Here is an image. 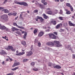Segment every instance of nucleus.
<instances>
[{
    "instance_id": "nucleus-3",
    "label": "nucleus",
    "mask_w": 75,
    "mask_h": 75,
    "mask_svg": "<svg viewBox=\"0 0 75 75\" xmlns=\"http://www.w3.org/2000/svg\"><path fill=\"white\" fill-rule=\"evenodd\" d=\"M1 18L4 21H8V17L6 14L3 15L1 17Z\"/></svg>"
},
{
    "instance_id": "nucleus-63",
    "label": "nucleus",
    "mask_w": 75,
    "mask_h": 75,
    "mask_svg": "<svg viewBox=\"0 0 75 75\" xmlns=\"http://www.w3.org/2000/svg\"><path fill=\"white\" fill-rule=\"evenodd\" d=\"M60 1L61 2H62V1H64V0H60Z\"/></svg>"
},
{
    "instance_id": "nucleus-25",
    "label": "nucleus",
    "mask_w": 75,
    "mask_h": 75,
    "mask_svg": "<svg viewBox=\"0 0 75 75\" xmlns=\"http://www.w3.org/2000/svg\"><path fill=\"white\" fill-rule=\"evenodd\" d=\"M71 46L70 45H68V49H69V50H71V51H72V48H71Z\"/></svg>"
},
{
    "instance_id": "nucleus-1",
    "label": "nucleus",
    "mask_w": 75,
    "mask_h": 75,
    "mask_svg": "<svg viewBox=\"0 0 75 75\" xmlns=\"http://www.w3.org/2000/svg\"><path fill=\"white\" fill-rule=\"evenodd\" d=\"M14 3L17 4H19V5H23L24 6H28V4L27 3L24 2H19L17 1H14Z\"/></svg>"
},
{
    "instance_id": "nucleus-37",
    "label": "nucleus",
    "mask_w": 75,
    "mask_h": 75,
    "mask_svg": "<svg viewBox=\"0 0 75 75\" xmlns=\"http://www.w3.org/2000/svg\"><path fill=\"white\" fill-rule=\"evenodd\" d=\"M69 7L70 8L71 11H73V8L72 7V6H71Z\"/></svg>"
},
{
    "instance_id": "nucleus-34",
    "label": "nucleus",
    "mask_w": 75,
    "mask_h": 75,
    "mask_svg": "<svg viewBox=\"0 0 75 75\" xmlns=\"http://www.w3.org/2000/svg\"><path fill=\"white\" fill-rule=\"evenodd\" d=\"M59 20H63V17L60 16L59 17Z\"/></svg>"
},
{
    "instance_id": "nucleus-10",
    "label": "nucleus",
    "mask_w": 75,
    "mask_h": 75,
    "mask_svg": "<svg viewBox=\"0 0 75 75\" xmlns=\"http://www.w3.org/2000/svg\"><path fill=\"white\" fill-rule=\"evenodd\" d=\"M54 41L49 42L47 43V45H52V46H54Z\"/></svg>"
},
{
    "instance_id": "nucleus-5",
    "label": "nucleus",
    "mask_w": 75,
    "mask_h": 75,
    "mask_svg": "<svg viewBox=\"0 0 75 75\" xmlns=\"http://www.w3.org/2000/svg\"><path fill=\"white\" fill-rule=\"evenodd\" d=\"M13 25H14V26H17V27H18V28H21V29H24V27H23V26H20L17 25V23H13Z\"/></svg>"
},
{
    "instance_id": "nucleus-29",
    "label": "nucleus",
    "mask_w": 75,
    "mask_h": 75,
    "mask_svg": "<svg viewBox=\"0 0 75 75\" xmlns=\"http://www.w3.org/2000/svg\"><path fill=\"white\" fill-rule=\"evenodd\" d=\"M66 6H67V7H70L71 6L70 4H69L68 3H67L66 4Z\"/></svg>"
},
{
    "instance_id": "nucleus-42",
    "label": "nucleus",
    "mask_w": 75,
    "mask_h": 75,
    "mask_svg": "<svg viewBox=\"0 0 75 75\" xmlns=\"http://www.w3.org/2000/svg\"><path fill=\"white\" fill-rule=\"evenodd\" d=\"M35 64V63L34 62H32L31 63V65L33 66V65H34Z\"/></svg>"
},
{
    "instance_id": "nucleus-46",
    "label": "nucleus",
    "mask_w": 75,
    "mask_h": 75,
    "mask_svg": "<svg viewBox=\"0 0 75 75\" xmlns=\"http://www.w3.org/2000/svg\"><path fill=\"white\" fill-rule=\"evenodd\" d=\"M4 0L5 1L4 2L3 4H5V3H6V2L7 1V0Z\"/></svg>"
},
{
    "instance_id": "nucleus-32",
    "label": "nucleus",
    "mask_w": 75,
    "mask_h": 75,
    "mask_svg": "<svg viewBox=\"0 0 75 75\" xmlns=\"http://www.w3.org/2000/svg\"><path fill=\"white\" fill-rule=\"evenodd\" d=\"M16 55H17V56H21V52H19V53H17L16 54Z\"/></svg>"
},
{
    "instance_id": "nucleus-17",
    "label": "nucleus",
    "mask_w": 75,
    "mask_h": 75,
    "mask_svg": "<svg viewBox=\"0 0 75 75\" xmlns=\"http://www.w3.org/2000/svg\"><path fill=\"white\" fill-rule=\"evenodd\" d=\"M12 30L13 31H18V29L17 28H16L14 27H13L12 28H11Z\"/></svg>"
},
{
    "instance_id": "nucleus-26",
    "label": "nucleus",
    "mask_w": 75,
    "mask_h": 75,
    "mask_svg": "<svg viewBox=\"0 0 75 75\" xmlns=\"http://www.w3.org/2000/svg\"><path fill=\"white\" fill-rule=\"evenodd\" d=\"M27 33H25V34L23 35V38L24 39L26 38V36H27Z\"/></svg>"
},
{
    "instance_id": "nucleus-33",
    "label": "nucleus",
    "mask_w": 75,
    "mask_h": 75,
    "mask_svg": "<svg viewBox=\"0 0 75 75\" xmlns=\"http://www.w3.org/2000/svg\"><path fill=\"white\" fill-rule=\"evenodd\" d=\"M66 14H71V12L69 11H68L66 12Z\"/></svg>"
},
{
    "instance_id": "nucleus-23",
    "label": "nucleus",
    "mask_w": 75,
    "mask_h": 75,
    "mask_svg": "<svg viewBox=\"0 0 75 75\" xmlns=\"http://www.w3.org/2000/svg\"><path fill=\"white\" fill-rule=\"evenodd\" d=\"M18 68H19L18 67H17L13 69H12L11 70L13 71H16V69H18Z\"/></svg>"
},
{
    "instance_id": "nucleus-18",
    "label": "nucleus",
    "mask_w": 75,
    "mask_h": 75,
    "mask_svg": "<svg viewBox=\"0 0 75 75\" xmlns=\"http://www.w3.org/2000/svg\"><path fill=\"white\" fill-rule=\"evenodd\" d=\"M51 22V23L53 25H56V24H57V22H56V21H52Z\"/></svg>"
},
{
    "instance_id": "nucleus-15",
    "label": "nucleus",
    "mask_w": 75,
    "mask_h": 75,
    "mask_svg": "<svg viewBox=\"0 0 75 75\" xmlns=\"http://www.w3.org/2000/svg\"><path fill=\"white\" fill-rule=\"evenodd\" d=\"M21 43L22 45H24V46H25L26 45V42H25V41H22L21 42Z\"/></svg>"
},
{
    "instance_id": "nucleus-54",
    "label": "nucleus",
    "mask_w": 75,
    "mask_h": 75,
    "mask_svg": "<svg viewBox=\"0 0 75 75\" xmlns=\"http://www.w3.org/2000/svg\"><path fill=\"white\" fill-rule=\"evenodd\" d=\"M45 0H42V3H44L45 2Z\"/></svg>"
},
{
    "instance_id": "nucleus-53",
    "label": "nucleus",
    "mask_w": 75,
    "mask_h": 75,
    "mask_svg": "<svg viewBox=\"0 0 75 75\" xmlns=\"http://www.w3.org/2000/svg\"><path fill=\"white\" fill-rule=\"evenodd\" d=\"M43 4L44 5H47V2H44Z\"/></svg>"
},
{
    "instance_id": "nucleus-24",
    "label": "nucleus",
    "mask_w": 75,
    "mask_h": 75,
    "mask_svg": "<svg viewBox=\"0 0 75 75\" xmlns=\"http://www.w3.org/2000/svg\"><path fill=\"white\" fill-rule=\"evenodd\" d=\"M6 28V27L4 26H1V28H0V29H1V30H4Z\"/></svg>"
},
{
    "instance_id": "nucleus-41",
    "label": "nucleus",
    "mask_w": 75,
    "mask_h": 75,
    "mask_svg": "<svg viewBox=\"0 0 75 75\" xmlns=\"http://www.w3.org/2000/svg\"><path fill=\"white\" fill-rule=\"evenodd\" d=\"M52 65V63L51 62H49L48 64V66L51 67Z\"/></svg>"
},
{
    "instance_id": "nucleus-14",
    "label": "nucleus",
    "mask_w": 75,
    "mask_h": 75,
    "mask_svg": "<svg viewBox=\"0 0 75 75\" xmlns=\"http://www.w3.org/2000/svg\"><path fill=\"white\" fill-rule=\"evenodd\" d=\"M61 26H62V23H60L59 24H58L57 25L56 27V28L57 29H58L59 27H61Z\"/></svg>"
},
{
    "instance_id": "nucleus-51",
    "label": "nucleus",
    "mask_w": 75,
    "mask_h": 75,
    "mask_svg": "<svg viewBox=\"0 0 75 75\" xmlns=\"http://www.w3.org/2000/svg\"><path fill=\"white\" fill-rule=\"evenodd\" d=\"M9 57V59H10V60L11 61H13V59H12L10 58V57Z\"/></svg>"
},
{
    "instance_id": "nucleus-7",
    "label": "nucleus",
    "mask_w": 75,
    "mask_h": 75,
    "mask_svg": "<svg viewBox=\"0 0 75 75\" xmlns=\"http://www.w3.org/2000/svg\"><path fill=\"white\" fill-rule=\"evenodd\" d=\"M33 54V52L32 51H30L29 52H26V56H30Z\"/></svg>"
},
{
    "instance_id": "nucleus-61",
    "label": "nucleus",
    "mask_w": 75,
    "mask_h": 75,
    "mask_svg": "<svg viewBox=\"0 0 75 75\" xmlns=\"http://www.w3.org/2000/svg\"><path fill=\"white\" fill-rule=\"evenodd\" d=\"M65 11H66V12H67V11H68V9H65Z\"/></svg>"
},
{
    "instance_id": "nucleus-43",
    "label": "nucleus",
    "mask_w": 75,
    "mask_h": 75,
    "mask_svg": "<svg viewBox=\"0 0 75 75\" xmlns=\"http://www.w3.org/2000/svg\"><path fill=\"white\" fill-rule=\"evenodd\" d=\"M34 13H38V11L37 10H34Z\"/></svg>"
},
{
    "instance_id": "nucleus-27",
    "label": "nucleus",
    "mask_w": 75,
    "mask_h": 75,
    "mask_svg": "<svg viewBox=\"0 0 75 75\" xmlns=\"http://www.w3.org/2000/svg\"><path fill=\"white\" fill-rule=\"evenodd\" d=\"M54 13H53V15H54V14H57L58 13V11L57 10H55L54 11Z\"/></svg>"
},
{
    "instance_id": "nucleus-6",
    "label": "nucleus",
    "mask_w": 75,
    "mask_h": 75,
    "mask_svg": "<svg viewBox=\"0 0 75 75\" xmlns=\"http://www.w3.org/2000/svg\"><path fill=\"white\" fill-rule=\"evenodd\" d=\"M37 18H35V20L36 21H38V19H40V21H44V20H43V19L42 18V17H39V16H38L37 17Z\"/></svg>"
},
{
    "instance_id": "nucleus-47",
    "label": "nucleus",
    "mask_w": 75,
    "mask_h": 75,
    "mask_svg": "<svg viewBox=\"0 0 75 75\" xmlns=\"http://www.w3.org/2000/svg\"><path fill=\"white\" fill-rule=\"evenodd\" d=\"M4 8L2 7H0V10H2V9H4Z\"/></svg>"
},
{
    "instance_id": "nucleus-28",
    "label": "nucleus",
    "mask_w": 75,
    "mask_h": 75,
    "mask_svg": "<svg viewBox=\"0 0 75 75\" xmlns=\"http://www.w3.org/2000/svg\"><path fill=\"white\" fill-rule=\"evenodd\" d=\"M49 14L50 15H54V13H53V12H52V11H49Z\"/></svg>"
},
{
    "instance_id": "nucleus-2",
    "label": "nucleus",
    "mask_w": 75,
    "mask_h": 75,
    "mask_svg": "<svg viewBox=\"0 0 75 75\" xmlns=\"http://www.w3.org/2000/svg\"><path fill=\"white\" fill-rule=\"evenodd\" d=\"M54 45H55L57 47H62V45L61 44H60L59 42L58 41L55 40L53 41Z\"/></svg>"
},
{
    "instance_id": "nucleus-56",
    "label": "nucleus",
    "mask_w": 75,
    "mask_h": 75,
    "mask_svg": "<svg viewBox=\"0 0 75 75\" xmlns=\"http://www.w3.org/2000/svg\"><path fill=\"white\" fill-rule=\"evenodd\" d=\"M8 16H11V15H12V14H11V13H9L8 14Z\"/></svg>"
},
{
    "instance_id": "nucleus-40",
    "label": "nucleus",
    "mask_w": 75,
    "mask_h": 75,
    "mask_svg": "<svg viewBox=\"0 0 75 75\" xmlns=\"http://www.w3.org/2000/svg\"><path fill=\"white\" fill-rule=\"evenodd\" d=\"M28 59H23V62H26L27 61H28Z\"/></svg>"
},
{
    "instance_id": "nucleus-12",
    "label": "nucleus",
    "mask_w": 75,
    "mask_h": 75,
    "mask_svg": "<svg viewBox=\"0 0 75 75\" xmlns=\"http://www.w3.org/2000/svg\"><path fill=\"white\" fill-rule=\"evenodd\" d=\"M0 53L2 55H7V53L4 50H2Z\"/></svg>"
},
{
    "instance_id": "nucleus-45",
    "label": "nucleus",
    "mask_w": 75,
    "mask_h": 75,
    "mask_svg": "<svg viewBox=\"0 0 75 75\" xmlns=\"http://www.w3.org/2000/svg\"><path fill=\"white\" fill-rule=\"evenodd\" d=\"M73 59H75V54H73Z\"/></svg>"
},
{
    "instance_id": "nucleus-38",
    "label": "nucleus",
    "mask_w": 75,
    "mask_h": 75,
    "mask_svg": "<svg viewBox=\"0 0 75 75\" xmlns=\"http://www.w3.org/2000/svg\"><path fill=\"white\" fill-rule=\"evenodd\" d=\"M17 14V13L16 12H14L12 14V15H13V16H16Z\"/></svg>"
},
{
    "instance_id": "nucleus-8",
    "label": "nucleus",
    "mask_w": 75,
    "mask_h": 75,
    "mask_svg": "<svg viewBox=\"0 0 75 75\" xmlns=\"http://www.w3.org/2000/svg\"><path fill=\"white\" fill-rule=\"evenodd\" d=\"M8 48L9 50H11L12 51H14V52L16 51V49H13V47L11 46H8Z\"/></svg>"
},
{
    "instance_id": "nucleus-58",
    "label": "nucleus",
    "mask_w": 75,
    "mask_h": 75,
    "mask_svg": "<svg viewBox=\"0 0 75 75\" xmlns=\"http://www.w3.org/2000/svg\"><path fill=\"white\" fill-rule=\"evenodd\" d=\"M18 16L16 17L15 18V20H17L18 19Z\"/></svg>"
},
{
    "instance_id": "nucleus-36",
    "label": "nucleus",
    "mask_w": 75,
    "mask_h": 75,
    "mask_svg": "<svg viewBox=\"0 0 75 75\" xmlns=\"http://www.w3.org/2000/svg\"><path fill=\"white\" fill-rule=\"evenodd\" d=\"M39 41H38V40L37 39H35V43H38Z\"/></svg>"
},
{
    "instance_id": "nucleus-13",
    "label": "nucleus",
    "mask_w": 75,
    "mask_h": 75,
    "mask_svg": "<svg viewBox=\"0 0 75 75\" xmlns=\"http://www.w3.org/2000/svg\"><path fill=\"white\" fill-rule=\"evenodd\" d=\"M54 68H56V69H61V67L59 65H56L54 67Z\"/></svg>"
},
{
    "instance_id": "nucleus-62",
    "label": "nucleus",
    "mask_w": 75,
    "mask_h": 75,
    "mask_svg": "<svg viewBox=\"0 0 75 75\" xmlns=\"http://www.w3.org/2000/svg\"><path fill=\"white\" fill-rule=\"evenodd\" d=\"M20 18H22V16H22V14H20Z\"/></svg>"
},
{
    "instance_id": "nucleus-31",
    "label": "nucleus",
    "mask_w": 75,
    "mask_h": 75,
    "mask_svg": "<svg viewBox=\"0 0 75 75\" xmlns=\"http://www.w3.org/2000/svg\"><path fill=\"white\" fill-rule=\"evenodd\" d=\"M33 69L34 70V71H37L38 70V69L35 67Z\"/></svg>"
},
{
    "instance_id": "nucleus-60",
    "label": "nucleus",
    "mask_w": 75,
    "mask_h": 75,
    "mask_svg": "<svg viewBox=\"0 0 75 75\" xmlns=\"http://www.w3.org/2000/svg\"><path fill=\"white\" fill-rule=\"evenodd\" d=\"M47 14H50V13H49V11H48L46 12Z\"/></svg>"
},
{
    "instance_id": "nucleus-30",
    "label": "nucleus",
    "mask_w": 75,
    "mask_h": 75,
    "mask_svg": "<svg viewBox=\"0 0 75 75\" xmlns=\"http://www.w3.org/2000/svg\"><path fill=\"white\" fill-rule=\"evenodd\" d=\"M59 13V14H62L63 13V11H62V10L61 9L60 10V12Z\"/></svg>"
},
{
    "instance_id": "nucleus-59",
    "label": "nucleus",
    "mask_w": 75,
    "mask_h": 75,
    "mask_svg": "<svg viewBox=\"0 0 75 75\" xmlns=\"http://www.w3.org/2000/svg\"><path fill=\"white\" fill-rule=\"evenodd\" d=\"M54 34L55 35H57V32H54Z\"/></svg>"
},
{
    "instance_id": "nucleus-16",
    "label": "nucleus",
    "mask_w": 75,
    "mask_h": 75,
    "mask_svg": "<svg viewBox=\"0 0 75 75\" xmlns=\"http://www.w3.org/2000/svg\"><path fill=\"white\" fill-rule=\"evenodd\" d=\"M3 11H4V13H9V11L7 9H4L3 10Z\"/></svg>"
},
{
    "instance_id": "nucleus-11",
    "label": "nucleus",
    "mask_w": 75,
    "mask_h": 75,
    "mask_svg": "<svg viewBox=\"0 0 75 75\" xmlns=\"http://www.w3.org/2000/svg\"><path fill=\"white\" fill-rule=\"evenodd\" d=\"M20 65V62H17L16 63H14L12 67L13 68H14V67H16V66H18V65Z\"/></svg>"
},
{
    "instance_id": "nucleus-44",
    "label": "nucleus",
    "mask_w": 75,
    "mask_h": 75,
    "mask_svg": "<svg viewBox=\"0 0 75 75\" xmlns=\"http://www.w3.org/2000/svg\"><path fill=\"white\" fill-rule=\"evenodd\" d=\"M13 74H14V73H9L7 74L6 75H13Z\"/></svg>"
},
{
    "instance_id": "nucleus-57",
    "label": "nucleus",
    "mask_w": 75,
    "mask_h": 75,
    "mask_svg": "<svg viewBox=\"0 0 75 75\" xmlns=\"http://www.w3.org/2000/svg\"><path fill=\"white\" fill-rule=\"evenodd\" d=\"M61 30L62 31H65V29H61Z\"/></svg>"
},
{
    "instance_id": "nucleus-9",
    "label": "nucleus",
    "mask_w": 75,
    "mask_h": 75,
    "mask_svg": "<svg viewBox=\"0 0 75 75\" xmlns=\"http://www.w3.org/2000/svg\"><path fill=\"white\" fill-rule=\"evenodd\" d=\"M44 33L43 32L41 31L39 33L38 36L39 37H41L44 35Z\"/></svg>"
},
{
    "instance_id": "nucleus-64",
    "label": "nucleus",
    "mask_w": 75,
    "mask_h": 75,
    "mask_svg": "<svg viewBox=\"0 0 75 75\" xmlns=\"http://www.w3.org/2000/svg\"><path fill=\"white\" fill-rule=\"evenodd\" d=\"M9 59H6V61H8Z\"/></svg>"
},
{
    "instance_id": "nucleus-19",
    "label": "nucleus",
    "mask_w": 75,
    "mask_h": 75,
    "mask_svg": "<svg viewBox=\"0 0 75 75\" xmlns=\"http://www.w3.org/2000/svg\"><path fill=\"white\" fill-rule=\"evenodd\" d=\"M39 6L40 8H41V9H42V8H45V7L44 6L42 5L41 4H39Z\"/></svg>"
},
{
    "instance_id": "nucleus-55",
    "label": "nucleus",
    "mask_w": 75,
    "mask_h": 75,
    "mask_svg": "<svg viewBox=\"0 0 75 75\" xmlns=\"http://www.w3.org/2000/svg\"><path fill=\"white\" fill-rule=\"evenodd\" d=\"M55 1L56 2H57H57H59V0H55Z\"/></svg>"
},
{
    "instance_id": "nucleus-4",
    "label": "nucleus",
    "mask_w": 75,
    "mask_h": 75,
    "mask_svg": "<svg viewBox=\"0 0 75 75\" xmlns=\"http://www.w3.org/2000/svg\"><path fill=\"white\" fill-rule=\"evenodd\" d=\"M49 37L50 38H52V39H56L57 38L56 36L53 34H49Z\"/></svg>"
},
{
    "instance_id": "nucleus-39",
    "label": "nucleus",
    "mask_w": 75,
    "mask_h": 75,
    "mask_svg": "<svg viewBox=\"0 0 75 75\" xmlns=\"http://www.w3.org/2000/svg\"><path fill=\"white\" fill-rule=\"evenodd\" d=\"M38 46L39 47H40L41 46V43L40 42H38Z\"/></svg>"
},
{
    "instance_id": "nucleus-35",
    "label": "nucleus",
    "mask_w": 75,
    "mask_h": 75,
    "mask_svg": "<svg viewBox=\"0 0 75 75\" xmlns=\"http://www.w3.org/2000/svg\"><path fill=\"white\" fill-rule=\"evenodd\" d=\"M37 33V29L35 30L34 31L33 33L35 34Z\"/></svg>"
},
{
    "instance_id": "nucleus-50",
    "label": "nucleus",
    "mask_w": 75,
    "mask_h": 75,
    "mask_svg": "<svg viewBox=\"0 0 75 75\" xmlns=\"http://www.w3.org/2000/svg\"><path fill=\"white\" fill-rule=\"evenodd\" d=\"M5 29V30L6 31H8V30H9V29H8V28H6H6Z\"/></svg>"
},
{
    "instance_id": "nucleus-22",
    "label": "nucleus",
    "mask_w": 75,
    "mask_h": 75,
    "mask_svg": "<svg viewBox=\"0 0 75 75\" xmlns=\"http://www.w3.org/2000/svg\"><path fill=\"white\" fill-rule=\"evenodd\" d=\"M63 25L64 27H67V26H68V23L67 22L64 23L63 24Z\"/></svg>"
},
{
    "instance_id": "nucleus-48",
    "label": "nucleus",
    "mask_w": 75,
    "mask_h": 75,
    "mask_svg": "<svg viewBox=\"0 0 75 75\" xmlns=\"http://www.w3.org/2000/svg\"><path fill=\"white\" fill-rule=\"evenodd\" d=\"M25 54V52H22L21 53V55H23V54Z\"/></svg>"
},
{
    "instance_id": "nucleus-49",
    "label": "nucleus",
    "mask_w": 75,
    "mask_h": 75,
    "mask_svg": "<svg viewBox=\"0 0 75 75\" xmlns=\"http://www.w3.org/2000/svg\"><path fill=\"white\" fill-rule=\"evenodd\" d=\"M46 32H50V29H47L45 30Z\"/></svg>"
},
{
    "instance_id": "nucleus-21",
    "label": "nucleus",
    "mask_w": 75,
    "mask_h": 75,
    "mask_svg": "<svg viewBox=\"0 0 75 75\" xmlns=\"http://www.w3.org/2000/svg\"><path fill=\"white\" fill-rule=\"evenodd\" d=\"M43 16L44 17V18H45V19H47V18H48V16L46 15L45 13L43 14Z\"/></svg>"
},
{
    "instance_id": "nucleus-20",
    "label": "nucleus",
    "mask_w": 75,
    "mask_h": 75,
    "mask_svg": "<svg viewBox=\"0 0 75 75\" xmlns=\"http://www.w3.org/2000/svg\"><path fill=\"white\" fill-rule=\"evenodd\" d=\"M69 24L70 26H75V25L74 23H72V22L70 21L69 22Z\"/></svg>"
},
{
    "instance_id": "nucleus-52",
    "label": "nucleus",
    "mask_w": 75,
    "mask_h": 75,
    "mask_svg": "<svg viewBox=\"0 0 75 75\" xmlns=\"http://www.w3.org/2000/svg\"><path fill=\"white\" fill-rule=\"evenodd\" d=\"M46 10H51V8H47Z\"/></svg>"
}]
</instances>
